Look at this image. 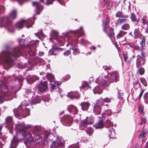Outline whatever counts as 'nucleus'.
<instances>
[{
  "label": "nucleus",
  "instance_id": "nucleus-1",
  "mask_svg": "<svg viewBox=\"0 0 148 148\" xmlns=\"http://www.w3.org/2000/svg\"><path fill=\"white\" fill-rule=\"evenodd\" d=\"M30 125H25L23 123H18L16 125V136H14L12 140L10 148H16L18 142L22 140L27 146L32 145H36L41 141V138L40 135H35L32 138L31 134L28 132V129L30 128Z\"/></svg>",
  "mask_w": 148,
  "mask_h": 148
},
{
  "label": "nucleus",
  "instance_id": "nucleus-2",
  "mask_svg": "<svg viewBox=\"0 0 148 148\" xmlns=\"http://www.w3.org/2000/svg\"><path fill=\"white\" fill-rule=\"evenodd\" d=\"M9 84L8 79L3 77L0 82V103L3 102V98L5 97H9L14 95L18 90V86L15 85L11 88V91H9L8 88Z\"/></svg>",
  "mask_w": 148,
  "mask_h": 148
},
{
  "label": "nucleus",
  "instance_id": "nucleus-3",
  "mask_svg": "<svg viewBox=\"0 0 148 148\" xmlns=\"http://www.w3.org/2000/svg\"><path fill=\"white\" fill-rule=\"evenodd\" d=\"M45 137L46 139L49 138L52 140L53 138H50L54 137L56 139L54 141L52 142L50 146L51 148H64L65 141L61 140L57 135H55L53 134H51L49 131H46L44 133Z\"/></svg>",
  "mask_w": 148,
  "mask_h": 148
},
{
  "label": "nucleus",
  "instance_id": "nucleus-4",
  "mask_svg": "<svg viewBox=\"0 0 148 148\" xmlns=\"http://www.w3.org/2000/svg\"><path fill=\"white\" fill-rule=\"evenodd\" d=\"M2 27L7 28L8 31L10 32H13L15 29L11 21L7 16L0 18V27Z\"/></svg>",
  "mask_w": 148,
  "mask_h": 148
},
{
  "label": "nucleus",
  "instance_id": "nucleus-5",
  "mask_svg": "<svg viewBox=\"0 0 148 148\" xmlns=\"http://www.w3.org/2000/svg\"><path fill=\"white\" fill-rule=\"evenodd\" d=\"M110 76L107 75L105 76L102 79L104 83L103 85H106V86H108L110 84L113 82H117L119 80L118 75H110Z\"/></svg>",
  "mask_w": 148,
  "mask_h": 148
},
{
  "label": "nucleus",
  "instance_id": "nucleus-6",
  "mask_svg": "<svg viewBox=\"0 0 148 148\" xmlns=\"http://www.w3.org/2000/svg\"><path fill=\"white\" fill-rule=\"evenodd\" d=\"M24 24H27V27L29 28L32 27V25L34 24V22H32V19H29L27 21L23 20L18 22L15 25L16 27L19 29L23 28L24 27Z\"/></svg>",
  "mask_w": 148,
  "mask_h": 148
},
{
  "label": "nucleus",
  "instance_id": "nucleus-7",
  "mask_svg": "<svg viewBox=\"0 0 148 148\" xmlns=\"http://www.w3.org/2000/svg\"><path fill=\"white\" fill-rule=\"evenodd\" d=\"M47 82H41L35 88V91L34 95H36V93L40 94L44 92L47 88Z\"/></svg>",
  "mask_w": 148,
  "mask_h": 148
},
{
  "label": "nucleus",
  "instance_id": "nucleus-8",
  "mask_svg": "<svg viewBox=\"0 0 148 148\" xmlns=\"http://www.w3.org/2000/svg\"><path fill=\"white\" fill-rule=\"evenodd\" d=\"M99 79H97V80L98 81L99 80L100 81V83L99 84V85L97 86H96L93 89V92L95 94H101L102 92V89L103 88V86H106V85H103V83H104L103 81V79L101 80V79L99 78Z\"/></svg>",
  "mask_w": 148,
  "mask_h": 148
},
{
  "label": "nucleus",
  "instance_id": "nucleus-9",
  "mask_svg": "<svg viewBox=\"0 0 148 148\" xmlns=\"http://www.w3.org/2000/svg\"><path fill=\"white\" fill-rule=\"evenodd\" d=\"M105 125L106 127H109L108 134L110 135V137L113 138L115 134V131L112 128L113 125V123L111 122L109 120H107Z\"/></svg>",
  "mask_w": 148,
  "mask_h": 148
},
{
  "label": "nucleus",
  "instance_id": "nucleus-10",
  "mask_svg": "<svg viewBox=\"0 0 148 148\" xmlns=\"http://www.w3.org/2000/svg\"><path fill=\"white\" fill-rule=\"evenodd\" d=\"M5 123L8 126L10 132L12 134L13 133V125L14 122L13 118L11 116H8L5 119Z\"/></svg>",
  "mask_w": 148,
  "mask_h": 148
},
{
  "label": "nucleus",
  "instance_id": "nucleus-11",
  "mask_svg": "<svg viewBox=\"0 0 148 148\" xmlns=\"http://www.w3.org/2000/svg\"><path fill=\"white\" fill-rule=\"evenodd\" d=\"M61 121L64 125L69 126L72 122V118L69 115H65L62 118Z\"/></svg>",
  "mask_w": 148,
  "mask_h": 148
},
{
  "label": "nucleus",
  "instance_id": "nucleus-12",
  "mask_svg": "<svg viewBox=\"0 0 148 148\" xmlns=\"http://www.w3.org/2000/svg\"><path fill=\"white\" fill-rule=\"evenodd\" d=\"M29 102L26 100H24L21 103V104L19 106L18 109L21 110L23 112L25 111L26 112L27 115L29 114V108H26V106L29 105Z\"/></svg>",
  "mask_w": 148,
  "mask_h": 148
},
{
  "label": "nucleus",
  "instance_id": "nucleus-13",
  "mask_svg": "<svg viewBox=\"0 0 148 148\" xmlns=\"http://www.w3.org/2000/svg\"><path fill=\"white\" fill-rule=\"evenodd\" d=\"M46 77L50 82V87L52 89H55L57 86L56 82L54 81V76L52 75H46Z\"/></svg>",
  "mask_w": 148,
  "mask_h": 148
},
{
  "label": "nucleus",
  "instance_id": "nucleus-14",
  "mask_svg": "<svg viewBox=\"0 0 148 148\" xmlns=\"http://www.w3.org/2000/svg\"><path fill=\"white\" fill-rule=\"evenodd\" d=\"M142 26L140 25H138V27L135 29L134 31V36L135 38H137L139 37V35L141 34L140 32H142Z\"/></svg>",
  "mask_w": 148,
  "mask_h": 148
},
{
  "label": "nucleus",
  "instance_id": "nucleus-15",
  "mask_svg": "<svg viewBox=\"0 0 148 148\" xmlns=\"http://www.w3.org/2000/svg\"><path fill=\"white\" fill-rule=\"evenodd\" d=\"M33 5L34 6L36 7V14H39L40 12L43 9L42 6L40 5L39 3L37 2H33Z\"/></svg>",
  "mask_w": 148,
  "mask_h": 148
},
{
  "label": "nucleus",
  "instance_id": "nucleus-16",
  "mask_svg": "<svg viewBox=\"0 0 148 148\" xmlns=\"http://www.w3.org/2000/svg\"><path fill=\"white\" fill-rule=\"evenodd\" d=\"M110 23V19L107 17L103 21L102 26L103 28V31L105 33H107V29L108 25H109Z\"/></svg>",
  "mask_w": 148,
  "mask_h": 148
},
{
  "label": "nucleus",
  "instance_id": "nucleus-17",
  "mask_svg": "<svg viewBox=\"0 0 148 148\" xmlns=\"http://www.w3.org/2000/svg\"><path fill=\"white\" fill-rule=\"evenodd\" d=\"M69 111L73 114H76L78 112L77 108L75 106L71 105L69 106L67 108Z\"/></svg>",
  "mask_w": 148,
  "mask_h": 148
},
{
  "label": "nucleus",
  "instance_id": "nucleus-18",
  "mask_svg": "<svg viewBox=\"0 0 148 148\" xmlns=\"http://www.w3.org/2000/svg\"><path fill=\"white\" fill-rule=\"evenodd\" d=\"M67 96L71 99H78L79 96V94L77 92H71L68 93Z\"/></svg>",
  "mask_w": 148,
  "mask_h": 148
},
{
  "label": "nucleus",
  "instance_id": "nucleus-19",
  "mask_svg": "<svg viewBox=\"0 0 148 148\" xmlns=\"http://www.w3.org/2000/svg\"><path fill=\"white\" fill-rule=\"evenodd\" d=\"M104 125L105 124L103 121L102 120H100L95 124L94 126L96 129H99L103 128Z\"/></svg>",
  "mask_w": 148,
  "mask_h": 148
},
{
  "label": "nucleus",
  "instance_id": "nucleus-20",
  "mask_svg": "<svg viewBox=\"0 0 148 148\" xmlns=\"http://www.w3.org/2000/svg\"><path fill=\"white\" fill-rule=\"evenodd\" d=\"M146 60H142L139 59H138L136 60V66L137 68H138L140 66L144 64Z\"/></svg>",
  "mask_w": 148,
  "mask_h": 148
},
{
  "label": "nucleus",
  "instance_id": "nucleus-21",
  "mask_svg": "<svg viewBox=\"0 0 148 148\" xmlns=\"http://www.w3.org/2000/svg\"><path fill=\"white\" fill-rule=\"evenodd\" d=\"M2 126L0 125V146L2 147L5 143V139L3 138V136L1 135V130L2 128Z\"/></svg>",
  "mask_w": 148,
  "mask_h": 148
},
{
  "label": "nucleus",
  "instance_id": "nucleus-22",
  "mask_svg": "<svg viewBox=\"0 0 148 148\" xmlns=\"http://www.w3.org/2000/svg\"><path fill=\"white\" fill-rule=\"evenodd\" d=\"M20 110V111L19 112H17L16 111V110H13L15 116L16 117L17 116H20L21 115V114H25L26 115V116H27L28 115H27V114L26 113V112L25 111L23 112V111L21 110Z\"/></svg>",
  "mask_w": 148,
  "mask_h": 148
},
{
  "label": "nucleus",
  "instance_id": "nucleus-23",
  "mask_svg": "<svg viewBox=\"0 0 148 148\" xmlns=\"http://www.w3.org/2000/svg\"><path fill=\"white\" fill-rule=\"evenodd\" d=\"M88 124L84 121H81L80 122L79 127L80 130H84L87 127Z\"/></svg>",
  "mask_w": 148,
  "mask_h": 148
},
{
  "label": "nucleus",
  "instance_id": "nucleus-24",
  "mask_svg": "<svg viewBox=\"0 0 148 148\" xmlns=\"http://www.w3.org/2000/svg\"><path fill=\"white\" fill-rule=\"evenodd\" d=\"M90 105L88 102H84L81 104L82 109L83 110H85L88 109Z\"/></svg>",
  "mask_w": 148,
  "mask_h": 148
},
{
  "label": "nucleus",
  "instance_id": "nucleus-25",
  "mask_svg": "<svg viewBox=\"0 0 148 148\" xmlns=\"http://www.w3.org/2000/svg\"><path fill=\"white\" fill-rule=\"evenodd\" d=\"M101 110V107L99 106L95 105L94 108V111L96 115L99 114Z\"/></svg>",
  "mask_w": 148,
  "mask_h": 148
},
{
  "label": "nucleus",
  "instance_id": "nucleus-26",
  "mask_svg": "<svg viewBox=\"0 0 148 148\" xmlns=\"http://www.w3.org/2000/svg\"><path fill=\"white\" fill-rule=\"evenodd\" d=\"M73 32L74 33L76 34L77 36L79 37L81 35L84 34V31L82 27H81L78 30L73 31Z\"/></svg>",
  "mask_w": 148,
  "mask_h": 148
},
{
  "label": "nucleus",
  "instance_id": "nucleus-27",
  "mask_svg": "<svg viewBox=\"0 0 148 148\" xmlns=\"http://www.w3.org/2000/svg\"><path fill=\"white\" fill-rule=\"evenodd\" d=\"M28 53L30 56H34L36 54V51L34 48H32L29 49Z\"/></svg>",
  "mask_w": 148,
  "mask_h": 148
},
{
  "label": "nucleus",
  "instance_id": "nucleus-28",
  "mask_svg": "<svg viewBox=\"0 0 148 148\" xmlns=\"http://www.w3.org/2000/svg\"><path fill=\"white\" fill-rule=\"evenodd\" d=\"M40 101L41 100L39 98V96H38L33 99L31 103L36 104L37 103H40Z\"/></svg>",
  "mask_w": 148,
  "mask_h": 148
},
{
  "label": "nucleus",
  "instance_id": "nucleus-29",
  "mask_svg": "<svg viewBox=\"0 0 148 148\" xmlns=\"http://www.w3.org/2000/svg\"><path fill=\"white\" fill-rule=\"evenodd\" d=\"M16 16V12L15 10H12L9 15L10 18L12 19L15 18Z\"/></svg>",
  "mask_w": 148,
  "mask_h": 148
},
{
  "label": "nucleus",
  "instance_id": "nucleus-30",
  "mask_svg": "<svg viewBox=\"0 0 148 148\" xmlns=\"http://www.w3.org/2000/svg\"><path fill=\"white\" fill-rule=\"evenodd\" d=\"M128 21V20L126 18H119L117 21L116 24H118L125 23H126Z\"/></svg>",
  "mask_w": 148,
  "mask_h": 148
},
{
  "label": "nucleus",
  "instance_id": "nucleus-31",
  "mask_svg": "<svg viewBox=\"0 0 148 148\" xmlns=\"http://www.w3.org/2000/svg\"><path fill=\"white\" fill-rule=\"evenodd\" d=\"M114 30V29L112 28L111 27L110 29V34H109L107 32V33H106L107 35L111 39L112 37H114V34L113 32V31Z\"/></svg>",
  "mask_w": 148,
  "mask_h": 148
},
{
  "label": "nucleus",
  "instance_id": "nucleus-32",
  "mask_svg": "<svg viewBox=\"0 0 148 148\" xmlns=\"http://www.w3.org/2000/svg\"><path fill=\"white\" fill-rule=\"evenodd\" d=\"M81 88H87L88 89H91V87L89 86L88 83L86 82H83L82 85L81 86Z\"/></svg>",
  "mask_w": 148,
  "mask_h": 148
},
{
  "label": "nucleus",
  "instance_id": "nucleus-33",
  "mask_svg": "<svg viewBox=\"0 0 148 148\" xmlns=\"http://www.w3.org/2000/svg\"><path fill=\"white\" fill-rule=\"evenodd\" d=\"M70 49H72L73 50V53L74 55H75L79 53V51L78 49L76 46H75L71 48Z\"/></svg>",
  "mask_w": 148,
  "mask_h": 148
},
{
  "label": "nucleus",
  "instance_id": "nucleus-34",
  "mask_svg": "<svg viewBox=\"0 0 148 148\" xmlns=\"http://www.w3.org/2000/svg\"><path fill=\"white\" fill-rule=\"evenodd\" d=\"M127 32L123 31H121L120 32L119 34L117 36V38H119L123 37L125 34H126Z\"/></svg>",
  "mask_w": 148,
  "mask_h": 148
},
{
  "label": "nucleus",
  "instance_id": "nucleus-35",
  "mask_svg": "<svg viewBox=\"0 0 148 148\" xmlns=\"http://www.w3.org/2000/svg\"><path fill=\"white\" fill-rule=\"evenodd\" d=\"M130 18L133 22H138V20L136 18V15L133 13L131 14Z\"/></svg>",
  "mask_w": 148,
  "mask_h": 148
},
{
  "label": "nucleus",
  "instance_id": "nucleus-36",
  "mask_svg": "<svg viewBox=\"0 0 148 148\" xmlns=\"http://www.w3.org/2000/svg\"><path fill=\"white\" fill-rule=\"evenodd\" d=\"M86 133L89 135H91L93 133V131L90 127H88L85 130Z\"/></svg>",
  "mask_w": 148,
  "mask_h": 148
},
{
  "label": "nucleus",
  "instance_id": "nucleus-37",
  "mask_svg": "<svg viewBox=\"0 0 148 148\" xmlns=\"http://www.w3.org/2000/svg\"><path fill=\"white\" fill-rule=\"evenodd\" d=\"M146 38L145 36H143L141 41L140 42V44L142 47H144L145 46Z\"/></svg>",
  "mask_w": 148,
  "mask_h": 148
},
{
  "label": "nucleus",
  "instance_id": "nucleus-38",
  "mask_svg": "<svg viewBox=\"0 0 148 148\" xmlns=\"http://www.w3.org/2000/svg\"><path fill=\"white\" fill-rule=\"evenodd\" d=\"M88 125L91 124L92 123V120L90 117H87L86 119L84 120Z\"/></svg>",
  "mask_w": 148,
  "mask_h": 148
},
{
  "label": "nucleus",
  "instance_id": "nucleus-39",
  "mask_svg": "<svg viewBox=\"0 0 148 148\" xmlns=\"http://www.w3.org/2000/svg\"><path fill=\"white\" fill-rule=\"evenodd\" d=\"M140 51L141 55L140 56L141 58L144 60H145L146 58V55L145 52L143 51V49H141Z\"/></svg>",
  "mask_w": 148,
  "mask_h": 148
},
{
  "label": "nucleus",
  "instance_id": "nucleus-40",
  "mask_svg": "<svg viewBox=\"0 0 148 148\" xmlns=\"http://www.w3.org/2000/svg\"><path fill=\"white\" fill-rule=\"evenodd\" d=\"M143 23L145 25L148 23V20L147 19V17L146 16H144L142 18Z\"/></svg>",
  "mask_w": 148,
  "mask_h": 148
},
{
  "label": "nucleus",
  "instance_id": "nucleus-41",
  "mask_svg": "<svg viewBox=\"0 0 148 148\" xmlns=\"http://www.w3.org/2000/svg\"><path fill=\"white\" fill-rule=\"evenodd\" d=\"M103 104V99H100L98 100L97 102L96 103V105H97L101 107V106Z\"/></svg>",
  "mask_w": 148,
  "mask_h": 148
},
{
  "label": "nucleus",
  "instance_id": "nucleus-42",
  "mask_svg": "<svg viewBox=\"0 0 148 148\" xmlns=\"http://www.w3.org/2000/svg\"><path fill=\"white\" fill-rule=\"evenodd\" d=\"M115 16L117 17L124 18V16L122 12L120 11H118L116 14Z\"/></svg>",
  "mask_w": 148,
  "mask_h": 148
},
{
  "label": "nucleus",
  "instance_id": "nucleus-43",
  "mask_svg": "<svg viewBox=\"0 0 148 148\" xmlns=\"http://www.w3.org/2000/svg\"><path fill=\"white\" fill-rule=\"evenodd\" d=\"M140 80L141 82L145 87L147 86V82L145 79L143 78H140Z\"/></svg>",
  "mask_w": 148,
  "mask_h": 148
},
{
  "label": "nucleus",
  "instance_id": "nucleus-44",
  "mask_svg": "<svg viewBox=\"0 0 148 148\" xmlns=\"http://www.w3.org/2000/svg\"><path fill=\"white\" fill-rule=\"evenodd\" d=\"M130 26L129 24L126 23L123 25L122 27V29L125 30H128L130 28Z\"/></svg>",
  "mask_w": 148,
  "mask_h": 148
},
{
  "label": "nucleus",
  "instance_id": "nucleus-45",
  "mask_svg": "<svg viewBox=\"0 0 148 148\" xmlns=\"http://www.w3.org/2000/svg\"><path fill=\"white\" fill-rule=\"evenodd\" d=\"M137 72L139 73V74H143L145 72V70L143 68H141L138 69Z\"/></svg>",
  "mask_w": 148,
  "mask_h": 148
},
{
  "label": "nucleus",
  "instance_id": "nucleus-46",
  "mask_svg": "<svg viewBox=\"0 0 148 148\" xmlns=\"http://www.w3.org/2000/svg\"><path fill=\"white\" fill-rule=\"evenodd\" d=\"M39 78L38 77L36 76V75H34L33 76V77L31 79V80L32 81L31 83L33 82L34 81H35L36 80H37Z\"/></svg>",
  "mask_w": 148,
  "mask_h": 148
},
{
  "label": "nucleus",
  "instance_id": "nucleus-47",
  "mask_svg": "<svg viewBox=\"0 0 148 148\" xmlns=\"http://www.w3.org/2000/svg\"><path fill=\"white\" fill-rule=\"evenodd\" d=\"M146 133L145 132H143L139 136V138H142L145 137L146 136Z\"/></svg>",
  "mask_w": 148,
  "mask_h": 148
},
{
  "label": "nucleus",
  "instance_id": "nucleus-48",
  "mask_svg": "<svg viewBox=\"0 0 148 148\" xmlns=\"http://www.w3.org/2000/svg\"><path fill=\"white\" fill-rule=\"evenodd\" d=\"M68 148H79L78 144H77L70 145L69 146Z\"/></svg>",
  "mask_w": 148,
  "mask_h": 148
},
{
  "label": "nucleus",
  "instance_id": "nucleus-49",
  "mask_svg": "<svg viewBox=\"0 0 148 148\" xmlns=\"http://www.w3.org/2000/svg\"><path fill=\"white\" fill-rule=\"evenodd\" d=\"M144 99L145 102L146 103V101L148 100V92H147L144 95Z\"/></svg>",
  "mask_w": 148,
  "mask_h": 148
},
{
  "label": "nucleus",
  "instance_id": "nucleus-50",
  "mask_svg": "<svg viewBox=\"0 0 148 148\" xmlns=\"http://www.w3.org/2000/svg\"><path fill=\"white\" fill-rule=\"evenodd\" d=\"M40 127L37 126H35L34 128V131L36 132H38L40 131Z\"/></svg>",
  "mask_w": 148,
  "mask_h": 148
},
{
  "label": "nucleus",
  "instance_id": "nucleus-51",
  "mask_svg": "<svg viewBox=\"0 0 148 148\" xmlns=\"http://www.w3.org/2000/svg\"><path fill=\"white\" fill-rule=\"evenodd\" d=\"M81 42L82 44L84 45H87L89 43L88 41L85 40L84 39H82L81 40Z\"/></svg>",
  "mask_w": 148,
  "mask_h": 148
},
{
  "label": "nucleus",
  "instance_id": "nucleus-52",
  "mask_svg": "<svg viewBox=\"0 0 148 148\" xmlns=\"http://www.w3.org/2000/svg\"><path fill=\"white\" fill-rule=\"evenodd\" d=\"M123 56L124 60L126 61L127 58V55L126 52H124L123 53Z\"/></svg>",
  "mask_w": 148,
  "mask_h": 148
},
{
  "label": "nucleus",
  "instance_id": "nucleus-53",
  "mask_svg": "<svg viewBox=\"0 0 148 148\" xmlns=\"http://www.w3.org/2000/svg\"><path fill=\"white\" fill-rule=\"evenodd\" d=\"M64 55L65 56H69L71 54V51L70 50H68L66 51L65 52H64L63 53Z\"/></svg>",
  "mask_w": 148,
  "mask_h": 148
},
{
  "label": "nucleus",
  "instance_id": "nucleus-54",
  "mask_svg": "<svg viewBox=\"0 0 148 148\" xmlns=\"http://www.w3.org/2000/svg\"><path fill=\"white\" fill-rule=\"evenodd\" d=\"M144 108L142 106H139L138 107V111L141 113H143V112Z\"/></svg>",
  "mask_w": 148,
  "mask_h": 148
},
{
  "label": "nucleus",
  "instance_id": "nucleus-55",
  "mask_svg": "<svg viewBox=\"0 0 148 148\" xmlns=\"http://www.w3.org/2000/svg\"><path fill=\"white\" fill-rule=\"evenodd\" d=\"M134 49H135L136 50H140L141 51V49H143L142 48H141L139 46L135 45L134 47Z\"/></svg>",
  "mask_w": 148,
  "mask_h": 148
},
{
  "label": "nucleus",
  "instance_id": "nucleus-56",
  "mask_svg": "<svg viewBox=\"0 0 148 148\" xmlns=\"http://www.w3.org/2000/svg\"><path fill=\"white\" fill-rule=\"evenodd\" d=\"M25 93L27 94V95H30V94H32V91H31V90L30 89H27L25 91Z\"/></svg>",
  "mask_w": 148,
  "mask_h": 148
},
{
  "label": "nucleus",
  "instance_id": "nucleus-57",
  "mask_svg": "<svg viewBox=\"0 0 148 148\" xmlns=\"http://www.w3.org/2000/svg\"><path fill=\"white\" fill-rule=\"evenodd\" d=\"M4 7L2 6H0V14L3 13L4 10Z\"/></svg>",
  "mask_w": 148,
  "mask_h": 148
},
{
  "label": "nucleus",
  "instance_id": "nucleus-58",
  "mask_svg": "<svg viewBox=\"0 0 148 148\" xmlns=\"http://www.w3.org/2000/svg\"><path fill=\"white\" fill-rule=\"evenodd\" d=\"M103 68L105 71L108 70L110 69V66H103Z\"/></svg>",
  "mask_w": 148,
  "mask_h": 148
},
{
  "label": "nucleus",
  "instance_id": "nucleus-59",
  "mask_svg": "<svg viewBox=\"0 0 148 148\" xmlns=\"http://www.w3.org/2000/svg\"><path fill=\"white\" fill-rule=\"evenodd\" d=\"M110 101V99L106 98L104 99V101L105 102H109Z\"/></svg>",
  "mask_w": 148,
  "mask_h": 148
},
{
  "label": "nucleus",
  "instance_id": "nucleus-60",
  "mask_svg": "<svg viewBox=\"0 0 148 148\" xmlns=\"http://www.w3.org/2000/svg\"><path fill=\"white\" fill-rule=\"evenodd\" d=\"M42 30H41L38 33H36L35 34V35L36 36L40 35H42Z\"/></svg>",
  "mask_w": 148,
  "mask_h": 148
},
{
  "label": "nucleus",
  "instance_id": "nucleus-61",
  "mask_svg": "<svg viewBox=\"0 0 148 148\" xmlns=\"http://www.w3.org/2000/svg\"><path fill=\"white\" fill-rule=\"evenodd\" d=\"M62 5H64V3L63 1V0H57Z\"/></svg>",
  "mask_w": 148,
  "mask_h": 148
},
{
  "label": "nucleus",
  "instance_id": "nucleus-62",
  "mask_svg": "<svg viewBox=\"0 0 148 148\" xmlns=\"http://www.w3.org/2000/svg\"><path fill=\"white\" fill-rule=\"evenodd\" d=\"M49 55H54L55 54L54 53L53 51V49H51L49 51Z\"/></svg>",
  "mask_w": 148,
  "mask_h": 148
},
{
  "label": "nucleus",
  "instance_id": "nucleus-63",
  "mask_svg": "<svg viewBox=\"0 0 148 148\" xmlns=\"http://www.w3.org/2000/svg\"><path fill=\"white\" fill-rule=\"evenodd\" d=\"M134 85H137L138 84V81L137 79H134Z\"/></svg>",
  "mask_w": 148,
  "mask_h": 148
},
{
  "label": "nucleus",
  "instance_id": "nucleus-64",
  "mask_svg": "<svg viewBox=\"0 0 148 148\" xmlns=\"http://www.w3.org/2000/svg\"><path fill=\"white\" fill-rule=\"evenodd\" d=\"M142 121L144 123H145L147 122V120L145 118H143L141 119Z\"/></svg>",
  "mask_w": 148,
  "mask_h": 148
}]
</instances>
